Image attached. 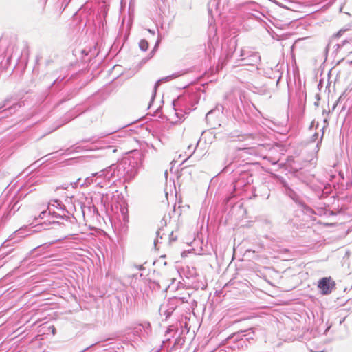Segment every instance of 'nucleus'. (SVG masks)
<instances>
[{"label":"nucleus","mask_w":352,"mask_h":352,"mask_svg":"<svg viewBox=\"0 0 352 352\" xmlns=\"http://www.w3.org/2000/svg\"><path fill=\"white\" fill-rule=\"evenodd\" d=\"M237 42L238 39L236 36H234L231 38H226L224 39L223 43H222L221 49L223 52V60L221 62V67H223L232 58H239V54L236 52V50L237 47Z\"/></svg>","instance_id":"nucleus-5"},{"label":"nucleus","mask_w":352,"mask_h":352,"mask_svg":"<svg viewBox=\"0 0 352 352\" xmlns=\"http://www.w3.org/2000/svg\"><path fill=\"white\" fill-rule=\"evenodd\" d=\"M285 193L290 199H292L297 205H298L302 210V211L307 214H314V210L308 206L300 196L292 189L287 184L284 185Z\"/></svg>","instance_id":"nucleus-7"},{"label":"nucleus","mask_w":352,"mask_h":352,"mask_svg":"<svg viewBox=\"0 0 352 352\" xmlns=\"http://www.w3.org/2000/svg\"><path fill=\"white\" fill-rule=\"evenodd\" d=\"M151 331L150 322L140 323L130 328V331L126 333V341L137 349L140 346L143 339L146 338Z\"/></svg>","instance_id":"nucleus-3"},{"label":"nucleus","mask_w":352,"mask_h":352,"mask_svg":"<svg viewBox=\"0 0 352 352\" xmlns=\"http://www.w3.org/2000/svg\"><path fill=\"white\" fill-rule=\"evenodd\" d=\"M316 98H317L318 100H320V96H319V95H318V94H316Z\"/></svg>","instance_id":"nucleus-51"},{"label":"nucleus","mask_w":352,"mask_h":352,"mask_svg":"<svg viewBox=\"0 0 352 352\" xmlns=\"http://www.w3.org/2000/svg\"><path fill=\"white\" fill-rule=\"evenodd\" d=\"M154 98L153 96L151 97V101H150V104L152 103V101L153 100Z\"/></svg>","instance_id":"nucleus-54"},{"label":"nucleus","mask_w":352,"mask_h":352,"mask_svg":"<svg viewBox=\"0 0 352 352\" xmlns=\"http://www.w3.org/2000/svg\"><path fill=\"white\" fill-rule=\"evenodd\" d=\"M184 100L188 103H192V107H193L199 102V99L195 94L188 96L187 97L185 98Z\"/></svg>","instance_id":"nucleus-20"},{"label":"nucleus","mask_w":352,"mask_h":352,"mask_svg":"<svg viewBox=\"0 0 352 352\" xmlns=\"http://www.w3.org/2000/svg\"><path fill=\"white\" fill-rule=\"evenodd\" d=\"M345 320V318H342V320H340V324Z\"/></svg>","instance_id":"nucleus-56"},{"label":"nucleus","mask_w":352,"mask_h":352,"mask_svg":"<svg viewBox=\"0 0 352 352\" xmlns=\"http://www.w3.org/2000/svg\"><path fill=\"white\" fill-rule=\"evenodd\" d=\"M48 206H50L51 208L54 209H58L62 212H67L69 214V212L67 211L66 206L62 203L61 201L58 199H54L49 202Z\"/></svg>","instance_id":"nucleus-16"},{"label":"nucleus","mask_w":352,"mask_h":352,"mask_svg":"<svg viewBox=\"0 0 352 352\" xmlns=\"http://www.w3.org/2000/svg\"><path fill=\"white\" fill-rule=\"evenodd\" d=\"M21 107V105L20 104L16 103V104H14L13 105L10 106V107H9L8 109H5L4 111H3L1 113H6L7 112H8L10 114H12L15 111V110H16V109L17 107Z\"/></svg>","instance_id":"nucleus-23"},{"label":"nucleus","mask_w":352,"mask_h":352,"mask_svg":"<svg viewBox=\"0 0 352 352\" xmlns=\"http://www.w3.org/2000/svg\"><path fill=\"white\" fill-rule=\"evenodd\" d=\"M166 318H168L171 315V312H168V311H166Z\"/></svg>","instance_id":"nucleus-41"},{"label":"nucleus","mask_w":352,"mask_h":352,"mask_svg":"<svg viewBox=\"0 0 352 352\" xmlns=\"http://www.w3.org/2000/svg\"><path fill=\"white\" fill-rule=\"evenodd\" d=\"M225 344H230L232 349H245L248 346V338H245V331H237L229 336L224 341Z\"/></svg>","instance_id":"nucleus-6"},{"label":"nucleus","mask_w":352,"mask_h":352,"mask_svg":"<svg viewBox=\"0 0 352 352\" xmlns=\"http://www.w3.org/2000/svg\"><path fill=\"white\" fill-rule=\"evenodd\" d=\"M191 149H192V146H191V145H189V146H188V150H189V151H190V150H191Z\"/></svg>","instance_id":"nucleus-48"},{"label":"nucleus","mask_w":352,"mask_h":352,"mask_svg":"<svg viewBox=\"0 0 352 352\" xmlns=\"http://www.w3.org/2000/svg\"><path fill=\"white\" fill-rule=\"evenodd\" d=\"M190 108H192V107H191ZM192 109H195V107H192Z\"/></svg>","instance_id":"nucleus-58"},{"label":"nucleus","mask_w":352,"mask_h":352,"mask_svg":"<svg viewBox=\"0 0 352 352\" xmlns=\"http://www.w3.org/2000/svg\"><path fill=\"white\" fill-rule=\"evenodd\" d=\"M46 221H47L45 220L43 223H41V226H43V224H46Z\"/></svg>","instance_id":"nucleus-57"},{"label":"nucleus","mask_w":352,"mask_h":352,"mask_svg":"<svg viewBox=\"0 0 352 352\" xmlns=\"http://www.w3.org/2000/svg\"><path fill=\"white\" fill-rule=\"evenodd\" d=\"M12 239H8L2 243L0 248V258H4L15 250V248H10L11 245L9 242Z\"/></svg>","instance_id":"nucleus-12"},{"label":"nucleus","mask_w":352,"mask_h":352,"mask_svg":"<svg viewBox=\"0 0 352 352\" xmlns=\"http://www.w3.org/2000/svg\"><path fill=\"white\" fill-rule=\"evenodd\" d=\"M188 111H187V113H189V111H191V108H189V107H188Z\"/></svg>","instance_id":"nucleus-52"},{"label":"nucleus","mask_w":352,"mask_h":352,"mask_svg":"<svg viewBox=\"0 0 352 352\" xmlns=\"http://www.w3.org/2000/svg\"><path fill=\"white\" fill-rule=\"evenodd\" d=\"M107 14V8L106 6H104L103 7V16H104V17H106Z\"/></svg>","instance_id":"nucleus-37"},{"label":"nucleus","mask_w":352,"mask_h":352,"mask_svg":"<svg viewBox=\"0 0 352 352\" xmlns=\"http://www.w3.org/2000/svg\"><path fill=\"white\" fill-rule=\"evenodd\" d=\"M47 210H48V219L47 221H48V224H60L59 221L56 220H51V219H62L65 220L67 222H69L71 224H75L77 221L76 219L72 215H67V212H57L54 210L52 208H51L50 206H47Z\"/></svg>","instance_id":"nucleus-8"},{"label":"nucleus","mask_w":352,"mask_h":352,"mask_svg":"<svg viewBox=\"0 0 352 352\" xmlns=\"http://www.w3.org/2000/svg\"><path fill=\"white\" fill-rule=\"evenodd\" d=\"M157 236H160V239H162V236H161L160 231V230H158V231L157 232Z\"/></svg>","instance_id":"nucleus-46"},{"label":"nucleus","mask_w":352,"mask_h":352,"mask_svg":"<svg viewBox=\"0 0 352 352\" xmlns=\"http://www.w3.org/2000/svg\"><path fill=\"white\" fill-rule=\"evenodd\" d=\"M157 236H160V239H162V236H161L160 231V230H158V231L157 232Z\"/></svg>","instance_id":"nucleus-45"},{"label":"nucleus","mask_w":352,"mask_h":352,"mask_svg":"<svg viewBox=\"0 0 352 352\" xmlns=\"http://www.w3.org/2000/svg\"><path fill=\"white\" fill-rule=\"evenodd\" d=\"M79 148H80V146H76L75 145L72 146L71 147L66 149L65 153L67 155H69V154L73 153L74 152H78L77 149Z\"/></svg>","instance_id":"nucleus-29"},{"label":"nucleus","mask_w":352,"mask_h":352,"mask_svg":"<svg viewBox=\"0 0 352 352\" xmlns=\"http://www.w3.org/2000/svg\"><path fill=\"white\" fill-rule=\"evenodd\" d=\"M195 148H194V149H193V151L191 152V154H190V155H189V156H188L186 160H184L182 162V164L185 163V162H186V160H188V159L189 157H190V156H191V155H192V153L195 152Z\"/></svg>","instance_id":"nucleus-39"},{"label":"nucleus","mask_w":352,"mask_h":352,"mask_svg":"<svg viewBox=\"0 0 352 352\" xmlns=\"http://www.w3.org/2000/svg\"><path fill=\"white\" fill-rule=\"evenodd\" d=\"M116 164H113L99 172L93 173L91 177L86 178L85 184L88 186L96 183V186L100 188L110 186L112 179H121Z\"/></svg>","instance_id":"nucleus-2"},{"label":"nucleus","mask_w":352,"mask_h":352,"mask_svg":"<svg viewBox=\"0 0 352 352\" xmlns=\"http://www.w3.org/2000/svg\"><path fill=\"white\" fill-rule=\"evenodd\" d=\"M10 102V98L5 99L3 102L0 103V110L5 108L8 104H9Z\"/></svg>","instance_id":"nucleus-32"},{"label":"nucleus","mask_w":352,"mask_h":352,"mask_svg":"<svg viewBox=\"0 0 352 352\" xmlns=\"http://www.w3.org/2000/svg\"><path fill=\"white\" fill-rule=\"evenodd\" d=\"M157 236H160V239H162V236H161L160 231V230H158V231L157 232Z\"/></svg>","instance_id":"nucleus-44"},{"label":"nucleus","mask_w":352,"mask_h":352,"mask_svg":"<svg viewBox=\"0 0 352 352\" xmlns=\"http://www.w3.org/2000/svg\"><path fill=\"white\" fill-rule=\"evenodd\" d=\"M177 240V236H175L173 234V232H172L170 234V242L175 241Z\"/></svg>","instance_id":"nucleus-33"},{"label":"nucleus","mask_w":352,"mask_h":352,"mask_svg":"<svg viewBox=\"0 0 352 352\" xmlns=\"http://www.w3.org/2000/svg\"><path fill=\"white\" fill-rule=\"evenodd\" d=\"M336 283L331 277H324L319 280L318 287L320 289L321 294L328 295L331 293L335 287Z\"/></svg>","instance_id":"nucleus-10"},{"label":"nucleus","mask_w":352,"mask_h":352,"mask_svg":"<svg viewBox=\"0 0 352 352\" xmlns=\"http://www.w3.org/2000/svg\"><path fill=\"white\" fill-rule=\"evenodd\" d=\"M40 248V246H38L34 249H32L30 252H29V256H30V255L33 254L35 252H36V250Z\"/></svg>","instance_id":"nucleus-36"},{"label":"nucleus","mask_w":352,"mask_h":352,"mask_svg":"<svg viewBox=\"0 0 352 352\" xmlns=\"http://www.w3.org/2000/svg\"><path fill=\"white\" fill-rule=\"evenodd\" d=\"M292 14H289L286 11H285L284 8H281V10L280 12V14L277 15L276 16L279 18L280 19H284L286 16H292Z\"/></svg>","instance_id":"nucleus-27"},{"label":"nucleus","mask_w":352,"mask_h":352,"mask_svg":"<svg viewBox=\"0 0 352 352\" xmlns=\"http://www.w3.org/2000/svg\"><path fill=\"white\" fill-rule=\"evenodd\" d=\"M148 31H149V32H150V33H151V34H155V32H154V31H152V30H148Z\"/></svg>","instance_id":"nucleus-49"},{"label":"nucleus","mask_w":352,"mask_h":352,"mask_svg":"<svg viewBox=\"0 0 352 352\" xmlns=\"http://www.w3.org/2000/svg\"><path fill=\"white\" fill-rule=\"evenodd\" d=\"M48 210H47V208L43 211H42L38 217V218H36V219H45L46 220L48 219Z\"/></svg>","instance_id":"nucleus-30"},{"label":"nucleus","mask_w":352,"mask_h":352,"mask_svg":"<svg viewBox=\"0 0 352 352\" xmlns=\"http://www.w3.org/2000/svg\"><path fill=\"white\" fill-rule=\"evenodd\" d=\"M150 287H153L154 289H161L160 283L155 280H150Z\"/></svg>","instance_id":"nucleus-31"},{"label":"nucleus","mask_w":352,"mask_h":352,"mask_svg":"<svg viewBox=\"0 0 352 352\" xmlns=\"http://www.w3.org/2000/svg\"><path fill=\"white\" fill-rule=\"evenodd\" d=\"M252 252V250H247V252ZM252 252H254V251H252Z\"/></svg>","instance_id":"nucleus-53"},{"label":"nucleus","mask_w":352,"mask_h":352,"mask_svg":"<svg viewBox=\"0 0 352 352\" xmlns=\"http://www.w3.org/2000/svg\"><path fill=\"white\" fill-rule=\"evenodd\" d=\"M334 47H336V51L344 50L346 52H351L352 50V36L349 35L340 43H336Z\"/></svg>","instance_id":"nucleus-11"},{"label":"nucleus","mask_w":352,"mask_h":352,"mask_svg":"<svg viewBox=\"0 0 352 352\" xmlns=\"http://www.w3.org/2000/svg\"><path fill=\"white\" fill-rule=\"evenodd\" d=\"M107 149L109 151H111L112 153H115L116 152V149L114 148V146H109L107 147Z\"/></svg>","instance_id":"nucleus-34"},{"label":"nucleus","mask_w":352,"mask_h":352,"mask_svg":"<svg viewBox=\"0 0 352 352\" xmlns=\"http://www.w3.org/2000/svg\"><path fill=\"white\" fill-rule=\"evenodd\" d=\"M64 77L63 78H60V77H58L56 79L54 80L53 82L52 83L51 86L53 87V86H56L57 87L58 89H60L61 88V86L60 85V83L63 82V80H64Z\"/></svg>","instance_id":"nucleus-26"},{"label":"nucleus","mask_w":352,"mask_h":352,"mask_svg":"<svg viewBox=\"0 0 352 352\" xmlns=\"http://www.w3.org/2000/svg\"><path fill=\"white\" fill-rule=\"evenodd\" d=\"M252 104V107H254V109L255 110H256L260 114H261V112L258 110V109L256 108V107L254 104Z\"/></svg>","instance_id":"nucleus-42"},{"label":"nucleus","mask_w":352,"mask_h":352,"mask_svg":"<svg viewBox=\"0 0 352 352\" xmlns=\"http://www.w3.org/2000/svg\"><path fill=\"white\" fill-rule=\"evenodd\" d=\"M210 25H209V41L208 42V47L210 48L211 46H212V42L215 40L217 41V38H216V32L217 29L214 26L212 25V22L209 21Z\"/></svg>","instance_id":"nucleus-19"},{"label":"nucleus","mask_w":352,"mask_h":352,"mask_svg":"<svg viewBox=\"0 0 352 352\" xmlns=\"http://www.w3.org/2000/svg\"><path fill=\"white\" fill-rule=\"evenodd\" d=\"M218 111H217L216 109H212L210 110V111H208L206 115V120L208 123H210V124L212 126H214L213 123H212V116L216 113Z\"/></svg>","instance_id":"nucleus-22"},{"label":"nucleus","mask_w":352,"mask_h":352,"mask_svg":"<svg viewBox=\"0 0 352 352\" xmlns=\"http://www.w3.org/2000/svg\"><path fill=\"white\" fill-rule=\"evenodd\" d=\"M150 58H148V56L147 58H143L142 60H141V63H146L147 60H148Z\"/></svg>","instance_id":"nucleus-40"},{"label":"nucleus","mask_w":352,"mask_h":352,"mask_svg":"<svg viewBox=\"0 0 352 352\" xmlns=\"http://www.w3.org/2000/svg\"><path fill=\"white\" fill-rule=\"evenodd\" d=\"M74 118V117H71L70 118L67 119L64 124L69 122L70 120H72Z\"/></svg>","instance_id":"nucleus-43"},{"label":"nucleus","mask_w":352,"mask_h":352,"mask_svg":"<svg viewBox=\"0 0 352 352\" xmlns=\"http://www.w3.org/2000/svg\"><path fill=\"white\" fill-rule=\"evenodd\" d=\"M322 133H324V132H322ZM322 138H323V134H322V135L320 137V141L322 140Z\"/></svg>","instance_id":"nucleus-55"},{"label":"nucleus","mask_w":352,"mask_h":352,"mask_svg":"<svg viewBox=\"0 0 352 352\" xmlns=\"http://www.w3.org/2000/svg\"><path fill=\"white\" fill-rule=\"evenodd\" d=\"M139 47L142 51H146L148 48V42L146 39H141L139 42Z\"/></svg>","instance_id":"nucleus-24"},{"label":"nucleus","mask_w":352,"mask_h":352,"mask_svg":"<svg viewBox=\"0 0 352 352\" xmlns=\"http://www.w3.org/2000/svg\"><path fill=\"white\" fill-rule=\"evenodd\" d=\"M181 75L180 72H175L171 75H169V76H165L161 79H159L155 83V85H154V88H153V98H155V94H156V91H157V89L158 88V87L160 86V85L162 82H168V81H170L174 78H176L177 77H179V76Z\"/></svg>","instance_id":"nucleus-13"},{"label":"nucleus","mask_w":352,"mask_h":352,"mask_svg":"<svg viewBox=\"0 0 352 352\" xmlns=\"http://www.w3.org/2000/svg\"><path fill=\"white\" fill-rule=\"evenodd\" d=\"M299 173H300V171H299V170H296V171L295 172V175H296V176H297V177H298Z\"/></svg>","instance_id":"nucleus-47"},{"label":"nucleus","mask_w":352,"mask_h":352,"mask_svg":"<svg viewBox=\"0 0 352 352\" xmlns=\"http://www.w3.org/2000/svg\"><path fill=\"white\" fill-rule=\"evenodd\" d=\"M113 343H109V344H101V342H98L95 344H92L90 346H87L80 352H85V351L92 348L93 346L96 345H98L100 348H104V351H109L110 352H118L116 350V348L115 346H112ZM118 350H120V349L119 347H117Z\"/></svg>","instance_id":"nucleus-14"},{"label":"nucleus","mask_w":352,"mask_h":352,"mask_svg":"<svg viewBox=\"0 0 352 352\" xmlns=\"http://www.w3.org/2000/svg\"><path fill=\"white\" fill-rule=\"evenodd\" d=\"M245 331V338H248V343H250L251 340H254V328H250Z\"/></svg>","instance_id":"nucleus-21"},{"label":"nucleus","mask_w":352,"mask_h":352,"mask_svg":"<svg viewBox=\"0 0 352 352\" xmlns=\"http://www.w3.org/2000/svg\"><path fill=\"white\" fill-rule=\"evenodd\" d=\"M221 0H210L208 3V9L210 14H212L215 10L216 13L220 14L221 11L219 9V5Z\"/></svg>","instance_id":"nucleus-17"},{"label":"nucleus","mask_w":352,"mask_h":352,"mask_svg":"<svg viewBox=\"0 0 352 352\" xmlns=\"http://www.w3.org/2000/svg\"><path fill=\"white\" fill-rule=\"evenodd\" d=\"M55 331H56V329H55V328L53 327V330H52V333H53V334H54V333H55Z\"/></svg>","instance_id":"nucleus-50"},{"label":"nucleus","mask_w":352,"mask_h":352,"mask_svg":"<svg viewBox=\"0 0 352 352\" xmlns=\"http://www.w3.org/2000/svg\"><path fill=\"white\" fill-rule=\"evenodd\" d=\"M143 155L140 152H134L131 155L124 157L116 163L120 173V177L124 179L125 182L133 179L138 174L139 168L142 166Z\"/></svg>","instance_id":"nucleus-1"},{"label":"nucleus","mask_w":352,"mask_h":352,"mask_svg":"<svg viewBox=\"0 0 352 352\" xmlns=\"http://www.w3.org/2000/svg\"><path fill=\"white\" fill-rule=\"evenodd\" d=\"M238 57L239 58H236V61H235L234 67L250 65L258 69L257 65L261 61V57L258 52L242 48L239 52Z\"/></svg>","instance_id":"nucleus-4"},{"label":"nucleus","mask_w":352,"mask_h":352,"mask_svg":"<svg viewBox=\"0 0 352 352\" xmlns=\"http://www.w3.org/2000/svg\"><path fill=\"white\" fill-rule=\"evenodd\" d=\"M17 205L18 201L12 200V201L10 203V205L8 206L9 210L5 212L2 217V219L3 221L8 219L12 214L15 213L16 211L19 209L20 206H17Z\"/></svg>","instance_id":"nucleus-15"},{"label":"nucleus","mask_w":352,"mask_h":352,"mask_svg":"<svg viewBox=\"0 0 352 352\" xmlns=\"http://www.w3.org/2000/svg\"><path fill=\"white\" fill-rule=\"evenodd\" d=\"M350 31L349 29H340L337 33L333 36V38H340L345 32Z\"/></svg>","instance_id":"nucleus-28"},{"label":"nucleus","mask_w":352,"mask_h":352,"mask_svg":"<svg viewBox=\"0 0 352 352\" xmlns=\"http://www.w3.org/2000/svg\"><path fill=\"white\" fill-rule=\"evenodd\" d=\"M318 133H315L313 135L312 138H311V140H312L313 142H315V141L318 139Z\"/></svg>","instance_id":"nucleus-35"},{"label":"nucleus","mask_w":352,"mask_h":352,"mask_svg":"<svg viewBox=\"0 0 352 352\" xmlns=\"http://www.w3.org/2000/svg\"><path fill=\"white\" fill-rule=\"evenodd\" d=\"M135 267L137 269H138L139 270H144V267L143 265H135Z\"/></svg>","instance_id":"nucleus-38"},{"label":"nucleus","mask_w":352,"mask_h":352,"mask_svg":"<svg viewBox=\"0 0 352 352\" xmlns=\"http://www.w3.org/2000/svg\"><path fill=\"white\" fill-rule=\"evenodd\" d=\"M268 20L275 28L280 30H285L293 21H296V19L293 16H286L284 19H280L277 16H270Z\"/></svg>","instance_id":"nucleus-9"},{"label":"nucleus","mask_w":352,"mask_h":352,"mask_svg":"<svg viewBox=\"0 0 352 352\" xmlns=\"http://www.w3.org/2000/svg\"><path fill=\"white\" fill-rule=\"evenodd\" d=\"M287 2L288 3L287 6H282L280 3H278V5L280 6L281 8H284L285 11L289 14H293V12L298 8V4L290 0H287Z\"/></svg>","instance_id":"nucleus-18"},{"label":"nucleus","mask_w":352,"mask_h":352,"mask_svg":"<svg viewBox=\"0 0 352 352\" xmlns=\"http://www.w3.org/2000/svg\"><path fill=\"white\" fill-rule=\"evenodd\" d=\"M160 43V38H158L155 44L153 50L149 53L148 58H151L154 56L155 53L156 52V51L157 50V49L159 47Z\"/></svg>","instance_id":"nucleus-25"}]
</instances>
